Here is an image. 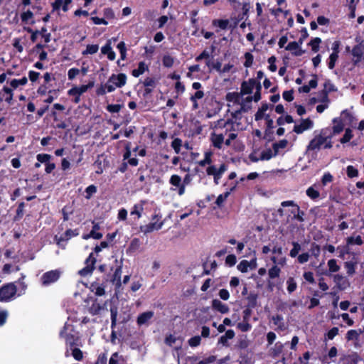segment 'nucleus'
<instances>
[{"label":"nucleus","mask_w":364,"mask_h":364,"mask_svg":"<svg viewBox=\"0 0 364 364\" xmlns=\"http://www.w3.org/2000/svg\"><path fill=\"white\" fill-rule=\"evenodd\" d=\"M228 102V111L232 117L238 118L242 112H247L252 107L254 96H247L237 94V92H229L226 95Z\"/></svg>","instance_id":"f257e3e1"},{"label":"nucleus","mask_w":364,"mask_h":364,"mask_svg":"<svg viewBox=\"0 0 364 364\" xmlns=\"http://www.w3.org/2000/svg\"><path fill=\"white\" fill-rule=\"evenodd\" d=\"M332 134L329 129L326 128L314 136L307 146V151H318L321 148L331 149L332 145Z\"/></svg>","instance_id":"f03ea898"},{"label":"nucleus","mask_w":364,"mask_h":364,"mask_svg":"<svg viewBox=\"0 0 364 364\" xmlns=\"http://www.w3.org/2000/svg\"><path fill=\"white\" fill-rule=\"evenodd\" d=\"M60 336L63 338L65 341L66 351L65 356H69V348L79 346V336L77 333L73 331V326L69 324H65L63 330L60 332Z\"/></svg>","instance_id":"7ed1b4c3"},{"label":"nucleus","mask_w":364,"mask_h":364,"mask_svg":"<svg viewBox=\"0 0 364 364\" xmlns=\"http://www.w3.org/2000/svg\"><path fill=\"white\" fill-rule=\"evenodd\" d=\"M261 89L259 82L255 79H249L241 84L240 90L237 92V94L251 96L250 95L254 92L255 102H257L261 99Z\"/></svg>","instance_id":"20e7f679"},{"label":"nucleus","mask_w":364,"mask_h":364,"mask_svg":"<svg viewBox=\"0 0 364 364\" xmlns=\"http://www.w3.org/2000/svg\"><path fill=\"white\" fill-rule=\"evenodd\" d=\"M127 83V75L124 73L112 74L105 83L107 92H112L117 87H122Z\"/></svg>","instance_id":"39448f33"},{"label":"nucleus","mask_w":364,"mask_h":364,"mask_svg":"<svg viewBox=\"0 0 364 364\" xmlns=\"http://www.w3.org/2000/svg\"><path fill=\"white\" fill-rule=\"evenodd\" d=\"M94 86V82L91 81L87 85H81L79 87H73L68 91L70 96H75L73 102L77 104L80 101V95L86 92L89 89Z\"/></svg>","instance_id":"423d86ee"},{"label":"nucleus","mask_w":364,"mask_h":364,"mask_svg":"<svg viewBox=\"0 0 364 364\" xmlns=\"http://www.w3.org/2000/svg\"><path fill=\"white\" fill-rule=\"evenodd\" d=\"M16 287L14 284H8L0 289V301H9L14 298Z\"/></svg>","instance_id":"0eeeda50"},{"label":"nucleus","mask_w":364,"mask_h":364,"mask_svg":"<svg viewBox=\"0 0 364 364\" xmlns=\"http://www.w3.org/2000/svg\"><path fill=\"white\" fill-rule=\"evenodd\" d=\"M61 275V272L58 269L48 271L44 273L41 278V284L43 286H48L57 282Z\"/></svg>","instance_id":"6e6552de"},{"label":"nucleus","mask_w":364,"mask_h":364,"mask_svg":"<svg viewBox=\"0 0 364 364\" xmlns=\"http://www.w3.org/2000/svg\"><path fill=\"white\" fill-rule=\"evenodd\" d=\"M161 218V216L159 217L158 215H155L153 216L152 218V220H155V222H153V223H150L147 225H142L140 227V230L141 231L144 233V234H148L149 232H151L154 230H160L163 225H164V222L161 221V222H158L159 219Z\"/></svg>","instance_id":"1a4fd4ad"},{"label":"nucleus","mask_w":364,"mask_h":364,"mask_svg":"<svg viewBox=\"0 0 364 364\" xmlns=\"http://www.w3.org/2000/svg\"><path fill=\"white\" fill-rule=\"evenodd\" d=\"M314 127V122L309 118L301 119L298 123H296L293 131L298 134H302L305 131L311 129Z\"/></svg>","instance_id":"9d476101"},{"label":"nucleus","mask_w":364,"mask_h":364,"mask_svg":"<svg viewBox=\"0 0 364 364\" xmlns=\"http://www.w3.org/2000/svg\"><path fill=\"white\" fill-rule=\"evenodd\" d=\"M95 262L96 259L93 257V254L91 253L85 261L86 266L79 271L80 275L85 277L90 274L95 268Z\"/></svg>","instance_id":"9b49d317"},{"label":"nucleus","mask_w":364,"mask_h":364,"mask_svg":"<svg viewBox=\"0 0 364 364\" xmlns=\"http://www.w3.org/2000/svg\"><path fill=\"white\" fill-rule=\"evenodd\" d=\"M95 262L96 259L93 257V254L91 253L85 261L86 266L79 271L80 275L85 277L90 274L95 268Z\"/></svg>","instance_id":"f8f14e48"},{"label":"nucleus","mask_w":364,"mask_h":364,"mask_svg":"<svg viewBox=\"0 0 364 364\" xmlns=\"http://www.w3.org/2000/svg\"><path fill=\"white\" fill-rule=\"evenodd\" d=\"M210 140L215 148L221 149L224 143V133L213 131L210 134Z\"/></svg>","instance_id":"ddd939ff"},{"label":"nucleus","mask_w":364,"mask_h":364,"mask_svg":"<svg viewBox=\"0 0 364 364\" xmlns=\"http://www.w3.org/2000/svg\"><path fill=\"white\" fill-rule=\"evenodd\" d=\"M334 283L338 289L344 290L349 287V282L348 279L342 274H336L332 275Z\"/></svg>","instance_id":"4468645a"},{"label":"nucleus","mask_w":364,"mask_h":364,"mask_svg":"<svg viewBox=\"0 0 364 364\" xmlns=\"http://www.w3.org/2000/svg\"><path fill=\"white\" fill-rule=\"evenodd\" d=\"M301 44L302 41L299 42L292 41L285 47V49L290 51L295 56H300L304 53L301 49Z\"/></svg>","instance_id":"2eb2a0df"},{"label":"nucleus","mask_w":364,"mask_h":364,"mask_svg":"<svg viewBox=\"0 0 364 364\" xmlns=\"http://www.w3.org/2000/svg\"><path fill=\"white\" fill-rule=\"evenodd\" d=\"M363 53L364 45H363L362 43L356 45L353 48L351 53L353 56V61L354 65H357L358 63L360 62Z\"/></svg>","instance_id":"dca6fc26"},{"label":"nucleus","mask_w":364,"mask_h":364,"mask_svg":"<svg viewBox=\"0 0 364 364\" xmlns=\"http://www.w3.org/2000/svg\"><path fill=\"white\" fill-rule=\"evenodd\" d=\"M333 126L332 127V136L333 135H336L340 134L344 129L345 124L343 122V119L341 118H334L333 119Z\"/></svg>","instance_id":"f3484780"},{"label":"nucleus","mask_w":364,"mask_h":364,"mask_svg":"<svg viewBox=\"0 0 364 364\" xmlns=\"http://www.w3.org/2000/svg\"><path fill=\"white\" fill-rule=\"evenodd\" d=\"M71 0H55L52 3V7L53 10H58L62 8L64 12H66L69 9V5L71 4Z\"/></svg>","instance_id":"a211bd4d"},{"label":"nucleus","mask_w":364,"mask_h":364,"mask_svg":"<svg viewBox=\"0 0 364 364\" xmlns=\"http://www.w3.org/2000/svg\"><path fill=\"white\" fill-rule=\"evenodd\" d=\"M101 53L103 55H107L108 59L110 60H114L115 59L116 54L112 50L110 40H109L107 43L101 48Z\"/></svg>","instance_id":"6ab92c4d"},{"label":"nucleus","mask_w":364,"mask_h":364,"mask_svg":"<svg viewBox=\"0 0 364 364\" xmlns=\"http://www.w3.org/2000/svg\"><path fill=\"white\" fill-rule=\"evenodd\" d=\"M256 260L252 259L250 262H248L247 260H242L241 261L239 264L237 265V269L241 272H248L249 269H254L256 267Z\"/></svg>","instance_id":"aec40b11"},{"label":"nucleus","mask_w":364,"mask_h":364,"mask_svg":"<svg viewBox=\"0 0 364 364\" xmlns=\"http://www.w3.org/2000/svg\"><path fill=\"white\" fill-rule=\"evenodd\" d=\"M13 99L12 90L9 87H4L0 91V102L6 101L9 104H11Z\"/></svg>","instance_id":"412c9836"},{"label":"nucleus","mask_w":364,"mask_h":364,"mask_svg":"<svg viewBox=\"0 0 364 364\" xmlns=\"http://www.w3.org/2000/svg\"><path fill=\"white\" fill-rule=\"evenodd\" d=\"M154 316V312L151 311L144 312L139 314L137 317V324L142 326L146 324Z\"/></svg>","instance_id":"4be33fe9"},{"label":"nucleus","mask_w":364,"mask_h":364,"mask_svg":"<svg viewBox=\"0 0 364 364\" xmlns=\"http://www.w3.org/2000/svg\"><path fill=\"white\" fill-rule=\"evenodd\" d=\"M212 306L222 314H226L229 311V307L218 299L213 300Z\"/></svg>","instance_id":"5701e85b"},{"label":"nucleus","mask_w":364,"mask_h":364,"mask_svg":"<svg viewBox=\"0 0 364 364\" xmlns=\"http://www.w3.org/2000/svg\"><path fill=\"white\" fill-rule=\"evenodd\" d=\"M327 265L328 267V276L332 277L333 273L338 272L341 269L340 266L337 264V261L335 259H331L328 261Z\"/></svg>","instance_id":"b1692460"},{"label":"nucleus","mask_w":364,"mask_h":364,"mask_svg":"<svg viewBox=\"0 0 364 364\" xmlns=\"http://www.w3.org/2000/svg\"><path fill=\"white\" fill-rule=\"evenodd\" d=\"M78 234L79 232L77 230L68 229L65 231L63 237H61L57 240V244L58 245H60L62 241H67L72 238L73 237L78 235Z\"/></svg>","instance_id":"393cba45"},{"label":"nucleus","mask_w":364,"mask_h":364,"mask_svg":"<svg viewBox=\"0 0 364 364\" xmlns=\"http://www.w3.org/2000/svg\"><path fill=\"white\" fill-rule=\"evenodd\" d=\"M288 141L287 139H282L278 142L274 143L272 149L277 156L281 153V150L284 149L288 145Z\"/></svg>","instance_id":"a878e982"},{"label":"nucleus","mask_w":364,"mask_h":364,"mask_svg":"<svg viewBox=\"0 0 364 364\" xmlns=\"http://www.w3.org/2000/svg\"><path fill=\"white\" fill-rule=\"evenodd\" d=\"M235 337V332L233 330H228L225 335L222 336L218 343H221L223 346H228V340L232 339Z\"/></svg>","instance_id":"bb28decb"},{"label":"nucleus","mask_w":364,"mask_h":364,"mask_svg":"<svg viewBox=\"0 0 364 364\" xmlns=\"http://www.w3.org/2000/svg\"><path fill=\"white\" fill-rule=\"evenodd\" d=\"M99 229H100V225L98 224H95L93 228H92V230H91L90 234L87 235H84L83 238L86 239V240L90 238V237H92V238L97 239V240H99V239L102 238V234L99 232H97V230Z\"/></svg>","instance_id":"cd10ccee"},{"label":"nucleus","mask_w":364,"mask_h":364,"mask_svg":"<svg viewBox=\"0 0 364 364\" xmlns=\"http://www.w3.org/2000/svg\"><path fill=\"white\" fill-rule=\"evenodd\" d=\"M271 261L274 263V265L280 266L284 267L287 264V258L282 255H274L271 257Z\"/></svg>","instance_id":"c85d7f7f"},{"label":"nucleus","mask_w":364,"mask_h":364,"mask_svg":"<svg viewBox=\"0 0 364 364\" xmlns=\"http://www.w3.org/2000/svg\"><path fill=\"white\" fill-rule=\"evenodd\" d=\"M341 119H343V122L345 124L347 123L348 124H352L353 121L355 120V117L353 116V114L347 109L343 110L341 114V117H339Z\"/></svg>","instance_id":"c756f323"},{"label":"nucleus","mask_w":364,"mask_h":364,"mask_svg":"<svg viewBox=\"0 0 364 364\" xmlns=\"http://www.w3.org/2000/svg\"><path fill=\"white\" fill-rule=\"evenodd\" d=\"M148 70V66L144 62H140L138 65V68L132 70V75L135 77H138L145 71Z\"/></svg>","instance_id":"7c9ffc66"},{"label":"nucleus","mask_w":364,"mask_h":364,"mask_svg":"<svg viewBox=\"0 0 364 364\" xmlns=\"http://www.w3.org/2000/svg\"><path fill=\"white\" fill-rule=\"evenodd\" d=\"M169 183L172 186H173L171 188V191H176L175 188L181 186L183 184L181 176L176 174H173L171 176Z\"/></svg>","instance_id":"2f4dec72"},{"label":"nucleus","mask_w":364,"mask_h":364,"mask_svg":"<svg viewBox=\"0 0 364 364\" xmlns=\"http://www.w3.org/2000/svg\"><path fill=\"white\" fill-rule=\"evenodd\" d=\"M360 334H362L361 328L350 330L346 333V339L348 341H358Z\"/></svg>","instance_id":"473e14b6"},{"label":"nucleus","mask_w":364,"mask_h":364,"mask_svg":"<svg viewBox=\"0 0 364 364\" xmlns=\"http://www.w3.org/2000/svg\"><path fill=\"white\" fill-rule=\"evenodd\" d=\"M212 156L213 152L210 151H207L204 153V159L198 162V165L200 166H205L206 165H210L212 163Z\"/></svg>","instance_id":"72a5a7b5"},{"label":"nucleus","mask_w":364,"mask_h":364,"mask_svg":"<svg viewBox=\"0 0 364 364\" xmlns=\"http://www.w3.org/2000/svg\"><path fill=\"white\" fill-rule=\"evenodd\" d=\"M281 273V267L277 265H273L269 270H268V276L269 279H275L278 278Z\"/></svg>","instance_id":"f704fd0d"},{"label":"nucleus","mask_w":364,"mask_h":364,"mask_svg":"<svg viewBox=\"0 0 364 364\" xmlns=\"http://www.w3.org/2000/svg\"><path fill=\"white\" fill-rule=\"evenodd\" d=\"M235 188V187H233L232 188L230 189V191H226L225 193H223V194H220L218 196L216 200H215V204L218 206V207H222L223 205V203L224 202L227 200V198L229 197L230 193L232 191H233Z\"/></svg>","instance_id":"c9c22d12"},{"label":"nucleus","mask_w":364,"mask_h":364,"mask_svg":"<svg viewBox=\"0 0 364 364\" xmlns=\"http://www.w3.org/2000/svg\"><path fill=\"white\" fill-rule=\"evenodd\" d=\"M99 46L97 44H89L86 46V49L82 52V55H93L97 53Z\"/></svg>","instance_id":"e433bc0d"},{"label":"nucleus","mask_w":364,"mask_h":364,"mask_svg":"<svg viewBox=\"0 0 364 364\" xmlns=\"http://www.w3.org/2000/svg\"><path fill=\"white\" fill-rule=\"evenodd\" d=\"M143 205L144 202L135 204L133 206L132 210H131V215H136L137 216V218H140L141 217V213L144 210Z\"/></svg>","instance_id":"4c0bfd02"},{"label":"nucleus","mask_w":364,"mask_h":364,"mask_svg":"<svg viewBox=\"0 0 364 364\" xmlns=\"http://www.w3.org/2000/svg\"><path fill=\"white\" fill-rule=\"evenodd\" d=\"M281 205L282 207H291L290 210V213L293 215V217L296 215V207H299L296 203H295L293 200H285L282 202Z\"/></svg>","instance_id":"58836bf2"},{"label":"nucleus","mask_w":364,"mask_h":364,"mask_svg":"<svg viewBox=\"0 0 364 364\" xmlns=\"http://www.w3.org/2000/svg\"><path fill=\"white\" fill-rule=\"evenodd\" d=\"M276 156H277V154H275V152L274 151V150L272 151V149H269L263 151L261 153L259 159L262 161L269 160L270 159H272V157H274Z\"/></svg>","instance_id":"ea45409f"},{"label":"nucleus","mask_w":364,"mask_h":364,"mask_svg":"<svg viewBox=\"0 0 364 364\" xmlns=\"http://www.w3.org/2000/svg\"><path fill=\"white\" fill-rule=\"evenodd\" d=\"M347 245H361L363 243V240L362 237L360 235H358L357 237H349L346 240Z\"/></svg>","instance_id":"a19ab883"},{"label":"nucleus","mask_w":364,"mask_h":364,"mask_svg":"<svg viewBox=\"0 0 364 364\" xmlns=\"http://www.w3.org/2000/svg\"><path fill=\"white\" fill-rule=\"evenodd\" d=\"M122 268L119 267L117 268L113 274L112 282L116 284L117 287L121 286V275H122Z\"/></svg>","instance_id":"79ce46f5"},{"label":"nucleus","mask_w":364,"mask_h":364,"mask_svg":"<svg viewBox=\"0 0 364 364\" xmlns=\"http://www.w3.org/2000/svg\"><path fill=\"white\" fill-rule=\"evenodd\" d=\"M27 78L26 77H22L21 79H14L11 81L10 85L12 88L16 89L18 86H23L27 83Z\"/></svg>","instance_id":"37998d69"},{"label":"nucleus","mask_w":364,"mask_h":364,"mask_svg":"<svg viewBox=\"0 0 364 364\" xmlns=\"http://www.w3.org/2000/svg\"><path fill=\"white\" fill-rule=\"evenodd\" d=\"M287 291L289 294L294 292L297 287V284L293 277H289L287 280Z\"/></svg>","instance_id":"c03bdc74"},{"label":"nucleus","mask_w":364,"mask_h":364,"mask_svg":"<svg viewBox=\"0 0 364 364\" xmlns=\"http://www.w3.org/2000/svg\"><path fill=\"white\" fill-rule=\"evenodd\" d=\"M71 350L72 356L77 360H81L83 358V353L82 350L76 346L70 348Z\"/></svg>","instance_id":"a18cd8bd"},{"label":"nucleus","mask_w":364,"mask_h":364,"mask_svg":"<svg viewBox=\"0 0 364 364\" xmlns=\"http://www.w3.org/2000/svg\"><path fill=\"white\" fill-rule=\"evenodd\" d=\"M321 43V39L320 38H313L309 43V45L311 47V50L316 53L319 50V45Z\"/></svg>","instance_id":"49530a36"},{"label":"nucleus","mask_w":364,"mask_h":364,"mask_svg":"<svg viewBox=\"0 0 364 364\" xmlns=\"http://www.w3.org/2000/svg\"><path fill=\"white\" fill-rule=\"evenodd\" d=\"M328 102V95L326 92L323 91L321 93V97H311L310 99V103L311 104H315L318 102Z\"/></svg>","instance_id":"de8ad7c7"},{"label":"nucleus","mask_w":364,"mask_h":364,"mask_svg":"<svg viewBox=\"0 0 364 364\" xmlns=\"http://www.w3.org/2000/svg\"><path fill=\"white\" fill-rule=\"evenodd\" d=\"M353 135L352 134V130L350 128H347L345 130V134L340 139V142L341 144H346L353 138Z\"/></svg>","instance_id":"09e8293b"},{"label":"nucleus","mask_w":364,"mask_h":364,"mask_svg":"<svg viewBox=\"0 0 364 364\" xmlns=\"http://www.w3.org/2000/svg\"><path fill=\"white\" fill-rule=\"evenodd\" d=\"M117 49L119 50L121 60H124L126 59L127 56V48L125 43L124 41H121L118 43L117 46Z\"/></svg>","instance_id":"8fccbe9b"},{"label":"nucleus","mask_w":364,"mask_h":364,"mask_svg":"<svg viewBox=\"0 0 364 364\" xmlns=\"http://www.w3.org/2000/svg\"><path fill=\"white\" fill-rule=\"evenodd\" d=\"M346 173L349 178H355L358 176V170L353 166L350 165L346 168Z\"/></svg>","instance_id":"3c124183"},{"label":"nucleus","mask_w":364,"mask_h":364,"mask_svg":"<svg viewBox=\"0 0 364 364\" xmlns=\"http://www.w3.org/2000/svg\"><path fill=\"white\" fill-rule=\"evenodd\" d=\"M237 327L238 329H240L242 332H247L249 331L252 326L247 321H244L242 322H240L237 323Z\"/></svg>","instance_id":"603ef678"},{"label":"nucleus","mask_w":364,"mask_h":364,"mask_svg":"<svg viewBox=\"0 0 364 364\" xmlns=\"http://www.w3.org/2000/svg\"><path fill=\"white\" fill-rule=\"evenodd\" d=\"M182 146V140L179 138H176L171 143V147L174 149L176 154H178L181 151Z\"/></svg>","instance_id":"864d4df0"},{"label":"nucleus","mask_w":364,"mask_h":364,"mask_svg":"<svg viewBox=\"0 0 364 364\" xmlns=\"http://www.w3.org/2000/svg\"><path fill=\"white\" fill-rule=\"evenodd\" d=\"M345 267L348 275H353L355 272V263L353 262H345Z\"/></svg>","instance_id":"5fc2aeb1"},{"label":"nucleus","mask_w":364,"mask_h":364,"mask_svg":"<svg viewBox=\"0 0 364 364\" xmlns=\"http://www.w3.org/2000/svg\"><path fill=\"white\" fill-rule=\"evenodd\" d=\"M97 192V187L95 185H90L85 189V198L90 199L93 194Z\"/></svg>","instance_id":"6e6d98bb"},{"label":"nucleus","mask_w":364,"mask_h":364,"mask_svg":"<svg viewBox=\"0 0 364 364\" xmlns=\"http://www.w3.org/2000/svg\"><path fill=\"white\" fill-rule=\"evenodd\" d=\"M338 51H333L329 57L328 68L333 69L335 66L336 61L338 58Z\"/></svg>","instance_id":"4d7b16f0"},{"label":"nucleus","mask_w":364,"mask_h":364,"mask_svg":"<svg viewBox=\"0 0 364 364\" xmlns=\"http://www.w3.org/2000/svg\"><path fill=\"white\" fill-rule=\"evenodd\" d=\"M102 309V306L99 303L95 302L92 304L89 311L90 314L96 315L99 314Z\"/></svg>","instance_id":"13d9d810"},{"label":"nucleus","mask_w":364,"mask_h":364,"mask_svg":"<svg viewBox=\"0 0 364 364\" xmlns=\"http://www.w3.org/2000/svg\"><path fill=\"white\" fill-rule=\"evenodd\" d=\"M306 195L311 199H316L319 197L320 193L318 191L315 190L313 187H309L306 190Z\"/></svg>","instance_id":"bf43d9fd"},{"label":"nucleus","mask_w":364,"mask_h":364,"mask_svg":"<svg viewBox=\"0 0 364 364\" xmlns=\"http://www.w3.org/2000/svg\"><path fill=\"white\" fill-rule=\"evenodd\" d=\"M293 248L290 250L289 255L291 257H295L301 250V246L298 242H294L292 243Z\"/></svg>","instance_id":"052dcab7"},{"label":"nucleus","mask_w":364,"mask_h":364,"mask_svg":"<svg viewBox=\"0 0 364 364\" xmlns=\"http://www.w3.org/2000/svg\"><path fill=\"white\" fill-rule=\"evenodd\" d=\"M39 34L41 35L42 38L44 39L45 43H48L50 41V33L47 31L46 28H42L41 31H39Z\"/></svg>","instance_id":"680f3d73"},{"label":"nucleus","mask_w":364,"mask_h":364,"mask_svg":"<svg viewBox=\"0 0 364 364\" xmlns=\"http://www.w3.org/2000/svg\"><path fill=\"white\" fill-rule=\"evenodd\" d=\"M36 158L38 162L46 163V164L47 163L49 162L51 156L47 154H39L37 155Z\"/></svg>","instance_id":"e2e57ef3"},{"label":"nucleus","mask_w":364,"mask_h":364,"mask_svg":"<svg viewBox=\"0 0 364 364\" xmlns=\"http://www.w3.org/2000/svg\"><path fill=\"white\" fill-rule=\"evenodd\" d=\"M122 107V105L115 104V105H109L107 107V110L111 113H117L119 112Z\"/></svg>","instance_id":"0e129e2a"},{"label":"nucleus","mask_w":364,"mask_h":364,"mask_svg":"<svg viewBox=\"0 0 364 364\" xmlns=\"http://www.w3.org/2000/svg\"><path fill=\"white\" fill-rule=\"evenodd\" d=\"M200 336H196L190 338L188 340V343L191 347H196L200 345Z\"/></svg>","instance_id":"69168bd1"},{"label":"nucleus","mask_w":364,"mask_h":364,"mask_svg":"<svg viewBox=\"0 0 364 364\" xmlns=\"http://www.w3.org/2000/svg\"><path fill=\"white\" fill-rule=\"evenodd\" d=\"M33 13L31 11H27L21 14V20L23 22L28 23L33 18Z\"/></svg>","instance_id":"338daca9"},{"label":"nucleus","mask_w":364,"mask_h":364,"mask_svg":"<svg viewBox=\"0 0 364 364\" xmlns=\"http://www.w3.org/2000/svg\"><path fill=\"white\" fill-rule=\"evenodd\" d=\"M80 70L77 68H70L68 72V77L70 80H73L79 75Z\"/></svg>","instance_id":"774afa93"}]
</instances>
